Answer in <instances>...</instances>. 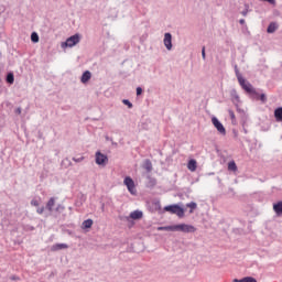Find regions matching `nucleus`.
Returning <instances> with one entry per match:
<instances>
[{
	"label": "nucleus",
	"mask_w": 282,
	"mask_h": 282,
	"mask_svg": "<svg viewBox=\"0 0 282 282\" xmlns=\"http://www.w3.org/2000/svg\"><path fill=\"white\" fill-rule=\"evenodd\" d=\"M142 217H144V213H142V210L137 209L133 210L132 213H130L129 216H119L120 221H138L140 219H142Z\"/></svg>",
	"instance_id": "3"
},
{
	"label": "nucleus",
	"mask_w": 282,
	"mask_h": 282,
	"mask_svg": "<svg viewBox=\"0 0 282 282\" xmlns=\"http://www.w3.org/2000/svg\"><path fill=\"white\" fill-rule=\"evenodd\" d=\"M4 80L7 85H14V72L10 70L7 73Z\"/></svg>",
	"instance_id": "18"
},
{
	"label": "nucleus",
	"mask_w": 282,
	"mask_h": 282,
	"mask_svg": "<svg viewBox=\"0 0 282 282\" xmlns=\"http://www.w3.org/2000/svg\"><path fill=\"white\" fill-rule=\"evenodd\" d=\"M23 230H25V232H32L35 228L32 225H24Z\"/></svg>",
	"instance_id": "32"
},
{
	"label": "nucleus",
	"mask_w": 282,
	"mask_h": 282,
	"mask_svg": "<svg viewBox=\"0 0 282 282\" xmlns=\"http://www.w3.org/2000/svg\"><path fill=\"white\" fill-rule=\"evenodd\" d=\"M45 206H41V207H37L36 208V213H37V215H43V213H45Z\"/></svg>",
	"instance_id": "34"
},
{
	"label": "nucleus",
	"mask_w": 282,
	"mask_h": 282,
	"mask_svg": "<svg viewBox=\"0 0 282 282\" xmlns=\"http://www.w3.org/2000/svg\"><path fill=\"white\" fill-rule=\"evenodd\" d=\"M229 117L231 118V123L237 124V117H235V111L228 110Z\"/></svg>",
	"instance_id": "29"
},
{
	"label": "nucleus",
	"mask_w": 282,
	"mask_h": 282,
	"mask_svg": "<svg viewBox=\"0 0 282 282\" xmlns=\"http://www.w3.org/2000/svg\"><path fill=\"white\" fill-rule=\"evenodd\" d=\"M69 246L67 243H55L51 247L52 252H58V250H67Z\"/></svg>",
	"instance_id": "13"
},
{
	"label": "nucleus",
	"mask_w": 282,
	"mask_h": 282,
	"mask_svg": "<svg viewBox=\"0 0 282 282\" xmlns=\"http://www.w3.org/2000/svg\"><path fill=\"white\" fill-rule=\"evenodd\" d=\"M95 162L98 166H107L109 163V156H107V154H102L100 151H97L95 154Z\"/></svg>",
	"instance_id": "7"
},
{
	"label": "nucleus",
	"mask_w": 282,
	"mask_h": 282,
	"mask_svg": "<svg viewBox=\"0 0 282 282\" xmlns=\"http://www.w3.org/2000/svg\"><path fill=\"white\" fill-rule=\"evenodd\" d=\"M32 43H39L40 37L39 36H31Z\"/></svg>",
	"instance_id": "38"
},
{
	"label": "nucleus",
	"mask_w": 282,
	"mask_h": 282,
	"mask_svg": "<svg viewBox=\"0 0 282 282\" xmlns=\"http://www.w3.org/2000/svg\"><path fill=\"white\" fill-rule=\"evenodd\" d=\"M12 280H13V281H18V280H19V278H17V276H13V278H12Z\"/></svg>",
	"instance_id": "46"
},
{
	"label": "nucleus",
	"mask_w": 282,
	"mask_h": 282,
	"mask_svg": "<svg viewBox=\"0 0 282 282\" xmlns=\"http://www.w3.org/2000/svg\"><path fill=\"white\" fill-rule=\"evenodd\" d=\"M279 28V25L275 22H272L269 24L267 32L269 34H274V32H276V29Z\"/></svg>",
	"instance_id": "23"
},
{
	"label": "nucleus",
	"mask_w": 282,
	"mask_h": 282,
	"mask_svg": "<svg viewBox=\"0 0 282 282\" xmlns=\"http://www.w3.org/2000/svg\"><path fill=\"white\" fill-rule=\"evenodd\" d=\"M212 123L214 124L215 129H217L218 133H220V135H226V128L217 117L212 118Z\"/></svg>",
	"instance_id": "8"
},
{
	"label": "nucleus",
	"mask_w": 282,
	"mask_h": 282,
	"mask_svg": "<svg viewBox=\"0 0 282 282\" xmlns=\"http://www.w3.org/2000/svg\"><path fill=\"white\" fill-rule=\"evenodd\" d=\"M163 43L169 52L173 50V36H165Z\"/></svg>",
	"instance_id": "15"
},
{
	"label": "nucleus",
	"mask_w": 282,
	"mask_h": 282,
	"mask_svg": "<svg viewBox=\"0 0 282 282\" xmlns=\"http://www.w3.org/2000/svg\"><path fill=\"white\" fill-rule=\"evenodd\" d=\"M234 105H235L237 111H239V109H241V107H239V102H236Z\"/></svg>",
	"instance_id": "40"
},
{
	"label": "nucleus",
	"mask_w": 282,
	"mask_h": 282,
	"mask_svg": "<svg viewBox=\"0 0 282 282\" xmlns=\"http://www.w3.org/2000/svg\"><path fill=\"white\" fill-rule=\"evenodd\" d=\"M112 142V145L113 147H118V143H116V142H113V141H111Z\"/></svg>",
	"instance_id": "45"
},
{
	"label": "nucleus",
	"mask_w": 282,
	"mask_h": 282,
	"mask_svg": "<svg viewBox=\"0 0 282 282\" xmlns=\"http://www.w3.org/2000/svg\"><path fill=\"white\" fill-rule=\"evenodd\" d=\"M21 111H22V109H21V107H19L14 110V113H17L18 116H21Z\"/></svg>",
	"instance_id": "39"
},
{
	"label": "nucleus",
	"mask_w": 282,
	"mask_h": 282,
	"mask_svg": "<svg viewBox=\"0 0 282 282\" xmlns=\"http://www.w3.org/2000/svg\"><path fill=\"white\" fill-rule=\"evenodd\" d=\"M243 15L246 17V12H243Z\"/></svg>",
	"instance_id": "49"
},
{
	"label": "nucleus",
	"mask_w": 282,
	"mask_h": 282,
	"mask_svg": "<svg viewBox=\"0 0 282 282\" xmlns=\"http://www.w3.org/2000/svg\"><path fill=\"white\" fill-rule=\"evenodd\" d=\"M158 230H166L167 232H175V225L158 227Z\"/></svg>",
	"instance_id": "25"
},
{
	"label": "nucleus",
	"mask_w": 282,
	"mask_h": 282,
	"mask_svg": "<svg viewBox=\"0 0 282 282\" xmlns=\"http://www.w3.org/2000/svg\"><path fill=\"white\" fill-rule=\"evenodd\" d=\"M124 186H127L128 192L130 195H138V189H135V182L131 176H126L123 180Z\"/></svg>",
	"instance_id": "5"
},
{
	"label": "nucleus",
	"mask_w": 282,
	"mask_h": 282,
	"mask_svg": "<svg viewBox=\"0 0 282 282\" xmlns=\"http://www.w3.org/2000/svg\"><path fill=\"white\" fill-rule=\"evenodd\" d=\"M186 207L191 208L189 213H193V210H196V208H197V203H195V202L187 203Z\"/></svg>",
	"instance_id": "28"
},
{
	"label": "nucleus",
	"mask_w": 282,
	"mask_h": 282,
	"mask_svg": "<svg viewBox=\"0 0 282 282\" xmlns=\"http://www.w3.org/2000/svg\"><path fill=\"white\" fill-rule=\"evenodd\" d=\"M274 118H275L276 122H282V107H278L274 110Z\"/></svg>",
	"instance_id": "22"
},
{
	"label": "nucleus",
	"mask_w": 282,
	"mask_h": 282,
	"mask_svg": "<svg viewBox=\"0 0 282 282\" xmlns=\"http://www.w3.org/2000/svg\"><path fill=\"white\" fill-rule=\"evenodd\" d=\"M232 67L235 69V74H236L237 80H238V83H239V85L241 87L248 80H246V78H243V75H241V73L239 72V66L237 64L234 63Z\"/></svg>",
	"instance_id": "10"
},
{
	"label": "nucleus",
	"mask_w": 282,
	"mask_h": 282,
	"mask_svg": "<svg viewBox=\"0 0 282 282\" xmlns=\"http://www.w3.org/2000/svg\"><path fill=\"white\" fill-rule=\"evenodd\" d=\"M197 228L193 225L180 224L174 225V232H196Z\"/></svg>",
	"instance_id": "6"
},
{
	"label": "nucleus",
	"mask_w": 282,
	"mask_h": 282,
	"mask_svg": "<svg viewBox=\"0 0 282 282\" xmlns=\"http://www.w3.org/2000/svg\"><path fill=\"white\" fill-rule=\"evenodd\" d=\"M56 205V197H51L46 203V210H48L50 214L54 213V206Z\"/></svg>",
	"instance_id": "12"
},
{
	"label": "nucleus",
	"mask_w": 282,
	"mask_h": 282,
	"mask_svg": "<svg viewBox=\"0 0 282 282\" xmlns=\"http://www.w3.org/2000/svg\"><path fill=\"white\" fill-rule=\"evenodd\" d=\"M148 208L150 213H158V210H162V204L160 203V199H154L149 203Z\"/></svg>",
	"instance_id": "9"
},
{
	"label": "nucleus",
	"mask_w": 282,
	"mask_h": 282,
	"mask_svg": "<svg viewBox=\"0 0 282 282\" xmlns=\"http://www.w3.org/2000/svg\"><path fill=\"white\" fill-rule=\"evenodd\" d=\"M237 113H239L242 122H246V120H248V115L246 113V110L238 108Z\"/></svg>",
	"instance_id": "24"
},
{
	"label": "nucleus",
	"mask_w": 282,
	"mask_h": 282,
	"mask_svg": "<svg viewBox=\"0 0 282 282\" xmlns=\"http://www.w3.org/2000/svg\"><path fill=\"white\" fill-rule=\"evenodd\" d=\"M202 58L203 61H206V46L202 47Z\"/></svg>",
	"instance_id": "36"
},
{
	"label": "nucleus",
	"mask_w": 282,
	"mask_h": 282,
	"mask_svg": "<svg viewBox=\"0 0 282 282\" xmlns=\"http://www.w3.org/2000/svg\"><path fill=\"white\" fill-rule=\"evenodd\" d=\"M228 171H232L234 173H237L238 167H237V163L235 161H230L228 163Z\"/></svg>",
	"instance_id": "27"
},
{
	"label": "nucleus",
	"mask_w": 282,
	"mask_h": 282,
	"mask_svg": "<svg viewBox=\"0 0 282 282\" xmlns=\"http://www.w3.org/2000/svg\"><path fill=\"white\" fill-rule=\"evenodd\" d=\"M164 213H171V215H177L180 219L184 217L185 209L184 207L180 206L178 204H172V205H166L163 208Z\"/></svg>",
	"instance_id": "2"
},
{
	"label": "nucleus",
	"mask_w": 282,
	"mask_h": 282,
	"mask_svg": "<svg viewBox=\"0 0 282 282\" xmlns=\"http://www.w3.org/2000/svg\"><path fill=\"white\" fill-rule=\"evenodd\" d=\"M31 206H35V208H39V206H41V200L36 199V198H33L31 200Z\"/></svg>",
	"instance_id": "33"
},
{
	"label": "nucleus",
	"mask_w": 282,
	"mask_h": 282,
	"mask_svg": "<svg viewBox=\"0 0 282 282\" xmlns=\"http://www.w3.org/2000/svg\"><path fill=\"white\" fill-rule=\"evenodd\" d=\"M83 160H85V156H80V158L74 156V158H73V162H76L77 164L80 163V162H83Z\"/></svg>",
	"instance_id": "35"
},
{
	"label": "nucleus",
	"mask_w": 282,
	"mask_h": 282,
	"mask_svg": "<svg viewBox=\"0 0 282 282\" xmlns=\"http://www.w3.org/2000/svg\"><path fill=\"white\" fill-rule=\"evenodd\" d=\"M164 36H171V33H165Z\"/></svg>",
	"instance_id": "47"
},
{
	"label": "nucleus",
	"mask_w": 282,
	"mask_h": 282,
	"mask_svg": "<svg viewBox=\"0 0 282 282\" xmlns=\"http://www.w3.org/2000/svg\"><path fill=\"white\" fill-rule=\"evenodd\" d=\"M106 140H107L108 142H113V139H111V138H109V137H106Z\"/></svg>",
	"instance_id": "41"
},
{
	"label": "nucleus",
	"mask_w": 282,
	"mask_h": 282,
	"mask_svg": "<svg viewBox=\"0 0 282 282\" xmlns=\"http://www.w3.org/2000/svg\"><path fill=\"white\" fill-rule=\"evenodd\" d=\"M142 169H144L147 173H151V171H153V163L149 159H145Z\"/></svg>",
	"instance_id": "20"
},
{
	"label": "nucleus",
	"mask_w": 282,
	"mask_h": 282,
	"mask_svg": "<svg viewBox=\"0 0 282 282\" xmlns=\"http://www.w3.org/2000/svg\"><path fill=\"white\" fill-rule=\"evenodd\" d=\"M187 169L192 173H195V171H197V161L195 159H191L187 163Z\"/></svg>",
	"instance_id": "19"
},
{
	"label": "nucleus",
	"mask_w": 282,
	"mask_h": 282,
	"mask_svg": "<svg viewBox=\"0 0 282 282\" xmlns=\"http://www.w3.org/2000/svg\"><path fill=\"white\" fill-rule=\"evenodd\" d=\"M240 23L243 25L246 23V20H240Z\"/></svg>",
	"instance_id": "44"
},
{
	"label": "nucleus",
	"mask_w": 282,
	"mask_h": 282,
	"mask_svg": "<svg viewBox=\"0 0 282 282\" xmlns=\"http://www.w3.org/2000/svg\"><path fill=\"white\" fill-rule=\"evenodd\" d=\"M93 226H94V220L91 218H88V219L83 221L82 229L83 230H89V228H91Z\"/></svg>",
	"instance_id": "21"
},
{
	"label": "nucleus",
	"mask_w": 282,
	"mask_h": 282,
	"mask_svg": "<svg viewBox=\"0 0 282 282\" xmlns=\"http://www.w3.org/2000/svg\"><path fill=\"white\" fill-rule=\"evenodd\" d=\"M43 133L42 132H39V138H42Z\"/></svg>",
	"instance_id": "48"
},
{
	"label": "nucleus",
	"mask_w": 282,
	"mask_h": 282,
	"mask_svg": "<svg viewBox=\"0 0 282 282\" xmlns=\"http://www.w3.org/2000/svg\"><path fill=\"white\" fill-rule=\"evenodd\" d=\"M80 43V36H69L65 42H62L61 47L67 50V47H74Z\"/></svg>",
	"instance_id": "4"
},
{
	"label": "nucleus",
	"mask_w": 282,
	"mask_h": 282,
	"mask_svg": "<svg viewBox=\"0 0 282 282\" xmlns=\"http://www.w3.org/2000/svg\"><path fill=\"white\" fill-rule=\"evenodd\" d=\"M88 80H91V72L85 70L80 77V83H83V85H87Z\"/></svg>",
	"instance_id": "17"
},
{
	"label": "nucleus",
	"mask_w": 282,
	"mask_h": 282,
	"mask_svg": "<svg viewBox=\"0 0 282 282\" xmlns=\"http://www.w3.org/2000/svg\"><path fill=\"white\" fill-rule=\"evenodd\" d=\"M31 36H39V34L36 32H33Z\"/></svg>",
	"instance_id": "43"
},
{
	"label": "nucleus",
	"mask_w": 282,
	"mask_h": 282,
	"mask_svg": "<svg viewBox=\"0 0 282 282\" xmlns=\"http://www.w3.org/2000/svg\"><path fill=\"white\" fill-rule=\"evenodd\" d=\"M147 183H145V187L147 188H155V186H158V180L151 175L147 176Z\"/></svg>",
	"instance_id": "11"
},
{
	"label": "nucleus",
	"mask_w": 282,
	"mask_h": 282,
	"mask_svg": "<svg viewBox=\"0 0 282 282\" xmlns=\"http://www.w3.org/2000/svg\"><path fill=\"white\" fill-rule=\"evenodd\" d=\"M230 98H231V101L235 104L237 102H241V98L239 97V94L237 93V89H231L230 90Z\"/></svg>",
	"instance_id": "16"
},
{
	"label": "nucleus",
	"mask_w": 282,
	"mask_h": 282,
	"mask_svg": "<svg viewBox=\"0 0 282 282\" xmlns=\"http://www.w3.org/2000/svg\"><path fill=\"white\" fill-rule=\"evenodd\" d=\"M122 102L123 105H126V107H128V109H133V104L131 102V100L123 99Z\"/></svg>",
	"instance_id": "31"
},
{
	"label": "nucleus",
	"mask_w": 282,
	"mask_h": 282,
	"mask_svg": "<svg viewBox=\"0 0 282 282\" xmlns=\"http://www.w3.org/2000/svg\"><path fill=\"white\" fill-rule=\"evenodd\" d=\"M241 89L246 91L247 96H249L251 100H260L262 105H265V102H268V95H265V93H263L261 89L254 88V86H252L250 82L245 83L241 86Z\"/></svg>",
	"instance_id": "1"
},
{
	"label": "nucleus",
	"mask_w": 282,
	"mask_h": 282,
	"mask_svg": "<svg viewBox=\"0 0 282 282\" xmlns=\"http://www.w3.org/2000/svg\"><path fill=\"white\" fill-rule=\"evenodd\" d=\"M66 232H67V235H73V231L69 229H67Z\"/></svg>",
	"instance_id": "42"
},
{
	"label": "nucleus",
	"mask_w": 282,
	"mask_h": 282,
	"mask_svg": "<svg viewBox=\"0 0 282 282\" xmlns=\"http://www.w3.org/2000/svg\"><path fill=\"white\" fill-rule=\"evenodd\" d=\"M65 212V206L63 204H57L55 208V213H64Z\"/></svg>",
	"instance_id": "30"
},
{
	"label": "nucleus",
	"mask_w": 282,
	"mask_h": 282,
	"mask_svg": "<svg viewBox=\"0 0 282 282\" xmlns=\"http://www.w3.org/2000/svg\"><path fill=\"white\" fill-rule=\"evenodd\" d=\"M273 210L276 217H282V200H279L273 204Z\"/></svg>",
	"instance_id": "14"
},
{
	"label": "nucleus",
	"mask_w": 282,
	"mask_h": 282,
	"mask_svg": "<svg viewBox=\"0 0 282 282\" xmlns=\"http://www.w3.org/2000/svg\"><path fill=\"white\" fill-rule=\"evenodd\" d=\"M143 91L142 87H137V96H142Z\"/></svg>",
	"instance_id": "37"
},
{
	"label": "nucleus",
	"mask_w": 282,
	"mask_h": 282,
	"mask_svg": "<svg viewBox=\"0 0 282 282\" xmlns=\"http://www.w3.org/2000/svg\"><path fill=\"white\" fill-rule=\"evenodd\" d=\"M234 281L235 282H257V279H254L253 276H245L240 280L235 279Z\"/></svg>",
	"instance_id": "26"
}]
</instances>
